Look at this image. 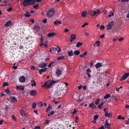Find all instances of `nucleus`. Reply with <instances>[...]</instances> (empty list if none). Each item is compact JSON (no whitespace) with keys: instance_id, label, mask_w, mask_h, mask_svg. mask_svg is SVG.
<instances>
[{"instance_id":"nucleus-60","label":"nucleus","mask_w":129,"mask_h":129,"mask_svg":"<svg viewBox=\"0 0 129 129\" xmlns=\"http://www.w3.org/2000/svg\"><path fill=\"white\" fill-rule=\"evenodd\" d=\"M104 28H105V27H104V25H102L100 27V29H104Z\"/></svg>"},{"instance_id":"nucleus-52","label":"nucleus","mask_w":129,"mask_h":129,"mask_svg":"<svg viewBox=\"0 0 129 129\" xmlns=\"http://www.w3.org/2000/svg\"><path fill=\"white\" fill-rule=\"evenodd\" d=\"M38 106L40 107H41L43 106V104L41 103V102H39L38 104Z\"/></svg>"},{"instance_id":"nucleus-49","label":"nucleus","mask_w":129,"mask_h":129,"mask_svg":"<svg viewBox=\"0 0 129 129\" xmlns=\"http://www.w3.org/2000/svg\"><path fill=\"white\" fill-rule=\"evenodd\" d=\"M52 49L53 51L54 50L55 51H56L57 50V47L55 48L52 47Z\"/></svg>"},{"instance_id":"nucleus-43","label":"nucleus","mask_w":129,"mask_h":129,"mask_svg":"<svg viewBox=\"0 0 129 129\" xmlns=\"http://www.w3.org/2000/svg\"><path fill=\"white\" fill-rule=\"evenodd\" d=\"M8 83L5 82L3 83V86L4 87L5 86H7L8 85Z\"/></svg>"},{"instance_id":"nucleus-18","label":"nucleus","mask_w":129,"mask_h":129,"mask_svg":"<svg viewBox=\"0 0 129 129\" xmlns=\"http://www.w3.org/2000/svg\"><path fill=\"white\" fill-rule=\"evenodd\" d=\"M47 64L46 63H42L40 64L39 66V67L41 68H43L45 67L46 66Z\"/></svg>"},{"instance_id":"nucleus-59","label":"nucleus","mask_w":129,"mask_h":129,"mask_svg":"<svg viewBox=\"0 0 129 129\" xmlns=\"http://www.w3.org/2000/svg\"><path fill=\"white\" fill-rule=\"evenodd\" d=\"M102 106L101 104L99 105L98 106V108L99 109L101 108H102Z\"/></svg>"},{"instance_id":"nucleus-40","label":"nucleus","mask_w":129,"mask_h":129,"mask_svg":"<svg viewBox=\"0 0 129 129\" xmlns=\"http://www.w3.org/2000/svg\"><path fill=\"white\" fill-rule=\"evenodd\" d=\"M44 40V38H43V36L42 35H41V38L40 41L41 42H42Z\"/></svg>"},{"instance_id":"nucleus-44","label":"nucleus","mask_w":129,"mask_h":129,"mask_svg":"<svg viewBox=\"0 0 129 129\" xmlns=\"http://www.w3.org/2000/svg\"><path fill=\"white\" fill-rule=\"evenodd\" d=\"M38 4H37L36 5L33 6V7L36 9H37V8L38 7Z\"/></svg>"},{"instance_id":"nucleus-15","label":"nucleus","mask_w":129,"mask_h":129,"mask_svg":"<svg viewBox=\"0 0 129 129\" xmlns=\"http://www.w3.org/2000/svg\"><path fill=\"white\" fill-rule=\"evenodd\" d=\"M95 66L96 68L97 69L102 66V65L101 63L98 62L95 65Z\"/></svg>"},{"instance_id":"nucleus-45","label":"nucleus","mask_w":129,"mask_h":129,"mask_svg":"<svg viewBox=\"0 0 129 129\" xmlns=\"http://www.w3.org/2000/svg\"><path fill=\"white\" fill-rule=\"evenodd\" d=\"M41 127L39 126H36L34 127V129H40Z\"/></svg>"},{"instance_id":"nucleus-5","label":"nucleus","mask_w":129,"mask_h":129,"mask_svg":"<svg viewBox=\"0 0 129 129\" xmlns=\"http://www.w3.org/2000/svg\"><path fill=\"white\" fill-rule=\"evenodd\" d=\"M12 25V21L10 20H9L5 24V26L7 27H8L11 26Z\"/></svg>"},{"instance_id":"nucleus-33","label":"nucleus","mask_w":129,"mask_h":129,"mask_svg":"<svg viewBox=\"0 0 129 129\" xmlns=\"http://www.w3.org/2000/svg\"><path fill=\"white\" fill-rule=\"evenodd\" d=\"M126 79V77L123 75L121 78L120 79V81H122L124 80L125 79Z\"/></svg>"},{"instance_id":"nucleus-27","label":"nucleus","mask_w":129,"mask_h":129,"mask_svg":"<svg viewBox=\"0 0 129 129\" xmlns=\"http://www.w3.org/2000/svg\"><path fill=\"white\" fill-rule=\"evenodd\" d=\"M110 95L109 94H108L106 95L104 97V99H107L110 97Z\"/></svg>"},{"instance_id":"nucleus-35","label":"nucleus","mask_w":129,"mask_h":129,"mask_svg":"<svg viewBox=\"0 0 129 129\" xmlns=\"http://www.w3.org/2000/svg\"><path fill=\"white\" fill-rule=\"evenodd\" d=\"M118 119L124 120L125 119V118L124 117H122V116L121 115H119L118 117Z\"/></svg>"},{"instance_id":"nucleus-12","label":"nucleus","mask_w":129,"mask_h":129,"mask_svg":"<svg viewBox=\"0 0 129 129\" xmlns=\"http://www.w3.org/2000/svg\"><path fill=\"white\" fill-rule=\"evenodd\" d=\"M57 34L56 33H49L47 35V36L49 37H51L53 36L54 35H56Z\"/></svg>"},{"instance_id":"nucleus-6","label":"nucleus","mask_w":129,"mask_h":129,"mask_svg":"<svg viewBox=\"0 0 129 129\" xmlns=\"http://www.w3.org/2000/svg\"><path fill=\"white\" fill-rule=\"evenodd\" d=\"M37 93V91L34 90L31 91L30 93V95L32 96H35Z\"/></svg>"},{"instance_id":"nucleus-16","label":"nucleus","mask_w":129,"mask_h":129,"mask_svg":"<svg viewBox=\"0 0 129 129\" xmlns=\"http://www.w3.org/2000/svg\"><path fill=\"white\" fill-rule=\"evenodd\" d=\"M28 115L26 114H25L23 116V117L24 118V119L23 120H22V121L23 122H26V120H27V117Z\"/></svg>"},{"instance_id":"nucleus-58","label":"nucleus","mask_w":129,"mask_h":129,"mask_svg":"<svg viewBox=\"0 0 129 129\" xmlns=\"http://www.w3.org/2000/svg\"><path fill=\"white\" fill-rule=\"evenodd\" d=\"M77 112V111L75 109L74 111L72 113V114H75Z\"/></svg>"},{"instance_id":"nucleus-64","label":"nucleus","mask_w":129,"mask_h":129,"mask_svg":"<svg viewBox=\"0 0 129 129\" xmlns=\"http://www.w3.org/2000/svg\"><path fill=\"white\" fill-rule=\"evenodd\" d=\"M69 31V30L68 28H66L64 30L65 32H68Z\"/></svg>"},{"instance_id":"nucleus-29","label":"nucleus","mask_w":129,"mask_h":129,"mask_svg":"<svg viewBox=\"0 0 129 129\" xmlns=\"http://www.w3.org/2000/svg\"><path fill=\"white\" fill-rule=\"evenodd\" d=\"M105 125H107V128H110V127L111 125L110 124L106 122Z\"/></svg>"},{"instance_id":"nucleus-26","label":"nucleus","mask_w":129,"mask_h":129,"mask_svg":"<svg viewBox=\"0 0 129 129\" xmlns=\"http://www.w3.org/2000/svg\"><path fill=\"white\" fill-rule=\"evenodd\" d=\"M54 24L57 25L58 24H61V22L60 21H56L54 22Z\"/></svg>"},{"instance_id":"nucleus-28","label":"nucleus","mask_w":129,"mask_h":129,"mask_svg":"<svg viewBox=\"0 0 129 129\" xmlns=\"http://www.w3.org/2000/svg\"><path fill=\"white\" fill-rule=\"evenodd\" d=\"M51 108V106H50V105H49L48 107V108L47 109L46 111V113H48L50 111V110Z\"/></svg>"},{"instance_id":"nucleus-30","label":"nucleus","mask_w":129,"mask_h":129,"mask_svg":"<svg viewBox=\"0 0 129 129\" xmlns=\"http://www.w3.org/2000/svg\"><path fill=\"white\" fill-rule=\"evenodd\" d=\"M5 91L6 92V93L8 94H11V92L10 91V89L9 88H7V89H6L5 90Z\"/></svg>"},{"instance_id":"nucleus-9","label":"nucleus","mask_w":129,"mask_h":129,"mask_svg":"<svg viewBox=\"0 0 129 129\" xmlns=\"http://www.w3.org/2000/svg\"><path fill=\"white\" fill-rule=\"evenodd\" d=\"M47 68H45L44 69H41L39 70V73L40 74H41L42 73L46 71L47 70Z\"/></svg>"},{"instance_id":"nucleus-51","label":"nucleus","mask_w":129,"mask_h":129,"mask_svg":"<svg viewBox=\"0 0 129 129\" xmlns=\"http://www.w3.org/2000/svg\"><path fill=\"white\" fill-rule=\"evenodd\" d=\"M7 10L8 11L10 12L12 10V9L11 7H10Z\"/></svg>"},{"instance_id":"nucleus-63","label":"nucleus","mask_w":129,"mask_h":129,"mask_svg":"<svg viewBox=\"0 0 129 129\" xmlns=\"http://www.w3.org/2000/svg\"><path fill=\"white\" fill-rule=\"evenodd\" d=\"M98 129H105L104 127L103 126H102L101 127H100Z\"/></svg>"},{"instance_id":"nucleus-56","label":"nucleus","mask_w":129,"mask_h":129,"mask_svg":"<svg viewBox=\"0 0 129 129\" xmlns=\"http://www.w3.org/2000/svg\"><path fill=\"white\" fill-rule=\"evenodd\" d=\"M55 112V111H52L50 112V114H51V115H52L54 114Z\"/></svg>"},{"instance_id":"nucleus-14","label":"nucleus","mask_w":129,"mask_h":129,"mask_svg":"<svg viewBox=\"0 0 129 129\" xmlns=\"http://www.w3.org/2000/svg\"><path fill=\"white\" fill-rule=\"evenodd\" d=\"M16 89H20L21 90L23 91L24 89V87L23 86H22L21 85H20L19 86H16Z\"/></svg>"},{"instance_id":"nucleus-13","label":"nucleus","mask_w":129,"mask_h":129,"mask_svg":"<svg viewBox=\"0 0 129 129\" xmlns=\"http://www.w3.org/2000/svg\"><path fill=\"white\" fill-rule=\"evenodd\" d=\"M34 28L37 31H38L40 29V26L38 25H35Z\"/></svg>"},{"instance_id":"nucleus-23","label":"nucleus","mask_w":129,"mask_h":129,"mask_svg":"<svg viewBox=\"0 0 129 129\" xmlns=\"http://www.w3.org/2000/svg\"><path fill=\"white\" fill-rule=\"evenodd\" d=\"M31 86L33 87L34 86H35L36 85V83L35 82L34 80H32L31 81Z\"/></svg>"},{"instance_id":"nucleus-17","label":"nucleus","mask_w":129,"mask_h":129,"mask_svg":"<svg viewBox=\"0 0 129 129\" xmlns=\"http://www.w3.org/2000/svg\"><path fill=\"white\" fill-rule=\"evenodd\" d=\"M112 115V113H108L107 112H106L105 114V117H111Z\"/></svg>"},{"instance_id":"nucleus-39","label":"nucleus","mask_w":129,"mask_h":129,"mask_svg":"<svg viewBox=\"0 0 129 129\" xmlns=\"http://www.w3.org/2000/svg\"><path fill=\"white\" fill-rule=\"evenodd\" d=\"M64 56H62L61 57H59L57 58V60H61L62 59H64Z\"/></svg>"},{"instance_id":"nucleus-7","label":"nucleus","mask_w":129,"mask_h":129,"mask_svg":"<svg viewBox=\"0 0 129 129\" xmlns=\"http://www.w3.org/2000/svg\"><path fill=\"white\" fill-rule=\"evenodd\" d=\"M76 39V35L75 34H72L71 35L70 41V42H72Z\"/></svg>"},{"instance_id":"nucleus-32","label":"nucleus","mask_w":129,"mask_h":129,"mask_svg":"<svg viewBox=\"0 0 129 129\" xmlns=\"http://www.w3.org/2000/svg\"><path fill=\"white\" fill-rule=\"evenodd\" d=\"M100 100L99 99H96V101H95V103L96 104L98 105L100 103Z\"/></svg>"},{"instance_id":"nucleus-24","label":"nucleus","mask_w":129,"mask_h":129,"mask_svg":"<svg viewBox=\"0 0 129 129\" xmlns=\"http://www.w3.org/2000/svg\"><path fill=\"white\" fill-rule=\"evenodd\" d=\"M25 16L27 17H28L30 16L31 15L29 14V12H26V13L24 14Z\"/></svg>"},{"instance_id":"nucleus-31","label":"nucleus","mask_w":129,"mask_h":129,"mask_svg":"<svg viewBox=\"0 0 129 129\" xmlns=\"http://www.w3.org/2000/svg\"><path fill=\"white\" fill-rule=\"evenodd\" d=\"M9 108L8 105H5L4 109L5 110L7 111Z\"/></svg>"},{"instance_id":"nucleus-54","label":"nucleus","mask_w":129,"mask_h":129,"mask_svg":"<svg viewBox=\"0 0 129 129\" xmlns=\"http://www.w3.org/2000/svg\"><path fill=\"white\" fill-rule=\"evenodd\" d=\"M95 12H94V11L93 12H92V13L91 15L92 16H94L95 15Z\"/></svg>"},{"instance_id":"nucleus-1","label":"nucleus","mask_w":129,"mask_h":129,"mask_svg":"<svg viewBox=\"0 0 129 129\" xmlns=\"http://www.w3.org/2000/svg\"><path fill=\"white\" fill-rule=\"evenodd\" d=\"M58 81H54L53 80L51 81L49 80L47 81L42 86V87H44L47 88H50L53 84H54L57 82Z\"/></svg>"},{"instance_id":"nucleus-11","label":"nucleus","mask_w":129,"mask_h":129,"mask_svg":"<svg viewBox=\"0 0 129 129\" xmlns=\"http://www.w3.org/2000/svg\"><path fill=\"white\" fill-rule=\"evenodd\" d=\"M56 74L58 77L61 74V71L59 69H57L56 71Z\"/></svg>"},{"instance_id":"nucleus-36","label":"nucleus","mask_w":129,"mask_h":129,"mask_svg":"<svg viewBox=\"0 0 129 129\" xmlns=\"http://www.w3.org/2000/svg\"><path fill=\"white\" fill-rule=\"evenodd\" d=\"M98 117L99 116L98 115H95L94 116V120H96Z\"/></svg>"},{"instance_id":"nucleus-3","label":"nucleus","mask_w":129,"mask_h":129,"mask_svg":"<svg viewBox=\"0 0 129 129\" xmlns=\"http://www.w3.org/2000/svg\"><path fill=\"white\" fill-rule=\"evenodd\" d=\"M54 13V11L53 9H50L47 12V15L49 17L53 16Z\"/></svg>"},{"instance_id":"nucleus-53","label":"nucleus","mask_w":129,"mask_h":129,"mask_svg":"<svg viewBox=\"0 0 129 129\" xmlns=\"http://www.w3.org/2000/svg\"><path fill=\"white\" fill-rule=\"evenodd\" d=\"M88 23H85L82 26V27H83L85 26L86 25H88Z\"/></svg>"},{"instance_id":"nucleus-2","label":"nucleus","mask_w":129,"mask_h":129,"mask_svg":"<svg viewBox=\"0 0 129 129\" xmlns=\"http://www.w3.org/2000/svg\"><path fill=\"white\" fill-rule=\"evenodd\" d=\"M35 0H24L23 4V6L25 7L30 5H34L35 4Z\"/></svg>"},{"instance_id":"nucleus-20","label":"nucleus","mask_w":129,"mask_h":129,"mask_svg":"<svg viewBox=\"0 0 129 129\" xmlns=\"http://www.w3.org/2000/svg\"><path fill=\"white\" fill-rule=\"evenodd\" d=\"M74 55H78L80 54V52L78 50H76L74 51Z\"/></svg>"},{"instance_id":"nucleus-25","label":"nucleus","mask_w":129,"mask_h":129,"mask_svg":"<svg viewBox=\"0 0 129 129\" xmlns=\"http://www.w3.org/2000/svg\"><path fill=\"white\" fill-rule=\"evenodd\" d=\"M94 12H95V14L96 15L97 14H101L100 11L99 9L96 10H95L94 11Z\"/></svg>"},{"instance_id":"nucleus-38","label":"nucleus","mask_w":129,"mask_h":129,"mask_svg":"<svg viewBox=\"0 0 129 129\" xmlns=\"http://www.w3.org/2000/svg\"><path fill=\"white\" fill-rule=\"evenodd\" d=\"M95 44H96L98 46H99L100 45V44L101 43L100 41H96L95 43Z\"/></svg>"},{"instance_id":"nucleus-34","label":"nucleus","mask_w":129,"mask_h":129,"mask_svg":"<svg viewBox=\"0 0 129 129\" xmlns=\"http://www.w3.org/2000/svg\"><path fill=\"white\" fill-rule=\"evenodd\" d=\"M86 12H85L84 11H83L82 13V15L83 17H84L86 16Z\"/></svg>"},{"instance_id":"nucleus-4","label":"nucleus","mask_w":129,"mask_h":129,"mask_svg":"<svg viewBox=\"0 0 129 129\" xmlns=\"http://www.w3.org/2000/svg\"><path fill=\"white\" fill-rule=\"evenodd\" d=\"M113 21H112L111 22L109 23L107 25V29L108 30L110 29L113 26Z\"/></svg>"},{"instance_id":"nucleus-21","label":"nucleus","mask_w":129,"mask_h":129,"mask_svg":"<svg viewBox=\"0 0 129 129\" xmlns=\"http://www.w3.org/2000/svg\"><path fill=\"white\" fill-rule=\"evenodd\" d=\"M68 54L69 56L71 57L73 55V53L72 51H70L68 53Z\"/></svg>"},{"instance_id":"nucleus-50","label":"nucleus","mask_w":129,"mask_h":129,"mask_svg":"<svg viewBox=\"0 0 129 129\" xmlns=\"http://www.w3.org/2000/svg\"><path fill=\"white\" fill-rule=\"evenodd\" d=\"M57 49L58 48V50H57V53H58L59 52H60V51L61 50V49H60V47L59 46H57Z\"/></svg>"},{"instance_id":"nucleus-48","label":"nucleus","mask_w":129,"mask_h":129,"mask_svg":"<svg viewBox=\"0 0 129 129\" xmlns=\"http://www.w3.org/2000/svg\"><path fill=\"white\" fill-rule=\"evenodd\" d=\"M124 75L126 78L128 76H129V73H126Z\"/></svg>"},{"instance_id":"nucleus-61","label":"nucleus","mask_w":129,"mask_h":129,"mask_svg":"<svg viewBox=\"0 0 129 129\" xmlns=\"http://www.w3.org/2000/svg\"><path fill=\"white\" fill-rule=\"evenodd\" d=\"M82 101V100L81 99H79L78 100H77V101L78 102H81Z\"/></svg>"},{"instance_id":"nucleus-42","label":"nucleus","mask_w":129,"mask_h":129,"mask_svg":"<svg viewBox=\"0 0 129 129\" xmlns=\"http://www.w3.org/2000/svg\"><path fill=\"white\" fill-rule=\"evenodd\" d=\"M25 112L23 111V112H21L20 114L22 116H23L25 114Z\"/></svg>"},{"instance_id":"nucleus-55","label":"nucleus","mask_w":129,"mask_h":129,"mask_svg":"<svg viewBox=\"0 0 129 129\" xmlns=\"http://www.w3.org/2000/svg\"><path fill=\"white\" fill-rule=\"evenodd\" d=\"M42 22L44 23H46L47 22V19H45L42 21Z\"/></svg>"},{"instance_id":"nucleus-19","label":"nucleus","mask_w":129,"mask_h":129,"mask_svg":"<svg viewBox=\"0 0 129 129\" xmlns=\"http://www.w3.org/2000/svg\"><path fill=\"white\" fill-rule=\"evenodd\" d=\"M2 2L3 3V4H0V6H4L7 5V2L6 1H3V2Z\"/></svg>"},{"instance_id":"nucleus-57","label":"nucleus","mask_w":129,"mask_h":129,"mask_svg":"<svg viewBox=\"0 0 129 129\" xmlns=\"http://www.w3.org/2000/svg\"><path fill=\"white\" fill-rule=\"evenodd\" d=\"M91 71V70L89 68L87 70V73H90Z\"/></svg>"},{"instance_id":"nucleus-10","label":"nucleus","mask_w":129,"mask_h":129,"mask_svg":"<svg viewBox=\"0 0 129 129\" xmlns=\"http://www.w3.org/2000/svg\"><path fill=\"white\" fill-rule=\"evenodd\" d=\"M19 80L21 82H24L25 81V79L24 76H22L19 78Z\"/></svg>"},{"instance_id":"nucleus-46","label":"nucleus","mask_w":129,"mask_h":129,"mask_svg":"<svg viewBox=\"0 0 129 129\" xmlns=\"http://www.w3.org/2000/svg\"><path fill=\"white\" fill-rule=\"evenodd\" d=\"M96 108V106L93 103V105L92 106H91V108L93 109H95Z\"/></svg>"},{"instance_id":"nucleus-62","label":"nucleus","mask_w":129,"mask_h":129,"mask_svg":"<svg viewBox=\"0 0 129 129\" xmlns=\"http://www.w3.org/2000/svg\"><path fill=\"white\" fill-rule=\"evenodd\" d=\"M31 69L32 70H35V67L32 66L31 67Z\"/></svg>"},{"instance_id":"nucleus-41","label":"nucleus","mask_w":129,"mask_h":129,"mask_svg":"<svg viewBox=\"0 0 129 129\" xmlns=\"http://www.w3.org/2000/svg\"><path fill=\"white\" fill-rule=\"evenodd\" d=\"M111 14H110L109 15V16L110 17H111L112 16H113L114 15V13L113 12H111Z\"/></svg>"},{"instance_id":"nucleus-47","label":"nucleus","mask_w":129,"mask_h":129,"mask_svg":"<svg viewBox=\"0 0 129 129\" xmlns=\"http://www.w3.org/2000/svg\"><path fill=\"white\" fill-rule=\"evenodd\" d=\"M55 61H52L48 65V67L50 68L51 67V65L53 63H54Z\"/></svg>"},{"instance_id":"nucleus-37","label":"nucleus","mask_w":129,"mask_h":129,"mask_svg":"<svg viewBox=\"0 0 129 129\" xmlns=\"http://www.w3.org/2000/svg\"><path fill=\"white\" fill-rule=\"evenodd\" d=\"M36 104L35 103H33V105H32V108L33 109H34L35 108H36Z\"/></svg>"},{"instance_id":"nucleus-22","label":"nucleus","mask_w":129,"mask_h":129,"mask_svg":"<svg viewBox=\"0 0 129 129\" xmlns=\"http://www.w3.org/2000/svg\"><path fill=\"white\" fill-rule=\"evenodd\" d=\"M83 43L81 42H78L76 45V47H80V46L83 45Z\"/></svg>"},{"instance_id":"nucleus-8","label":"nucleus","mask_w":129,"mask_h":129,"mask_svg":"<svg viewBox=\"0 0 129 129\" xmlns=\"http://www.w3.org/2000/svg\"><path fill=\"white\" fill-rule=\"evenodd\" d=\"M10 99L11 102H16L17 101V100L15 97L13 96H11L10 97Z\"/></svg>"}]
</instances>
